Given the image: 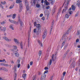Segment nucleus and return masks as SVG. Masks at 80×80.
<instances>
[{"label": "nucleus", "instance_id": "1", "mask_svg": "<svg viewBox=\"0 0 80 80\" xmlns=\"http://www.w3.org/2000/svg\"><path fill=\"white\" fill-rule=\"evenodd\" d=\"M37 29L36 28L34 29L33 30L34 33H36L37 34H38V33H40V30H41V26H40V24H39L38 26H37Z\"/></svg>", "mask_w": 80, "mask_h": 80}, {"label": "nucleus", "instance_id": "2", "mask_svg": "<svg viewBox=\"0 0 80 80\" xmlns=\"http://www.w3.org/2000/svg\"><path fill=\"white\" fill-rule=\"evenodd\" d=\"M16 3H19L20 8L19 9V12H21L23 8V5H22V1L17 0L16 1Z\"/></svg>", "mask_w": 80, "mask_h": 80}, {"label": "nucleus", "instance_id": "3", "mask_svg": "<svg viewBox=\"0 0 80 80\" xmlns=\"http://www.w3.org/2000/svg\"><path fill=\"white\" fill-rule=\"evenodd\" d=\"M70 0H67V3L66 4L65 6V8H64L62 11V13H63L64 12H65L67 10V8H68V3Z\"/></svg>", "mask_w": 80, "mask_h": 80}, {"label": "nucleus", "instance_id": "4", "mask_svg": "<svg viewBox=\"0 0 80 80\" xmlns=\"http://www.w3.org/2000/svg\"><path fill=\"white\" fill-rule=\"evenodd\" d=\"M72 26L70 27L68 29L67 32H66V33L64 34V35L63 36V37H65L66 36V35L67 34H68L69 32H70V30H72Z\"/></svg>", "mask_w": 80, "mask_h": 80}, {"label": "nucleus", "instance_id": "5", "mask_svg": "<svg viewBox=\"0 0 80 80\" xmlns=\"http://www.w3.org/2000/svg\"><path fill=\"white\" fill-rule=\"evenodd\" d=\"M18 22L20 24L21 27H23V23L20 18L18 19Z\"/></svg>", "mask_w": 80, "mask_h": 80}, {"label": "nucleus", "instance_id": "6", "mask_svg": "<svg viewBox=\"0 0 80 80\" xmlns=\"http://www.w3.org/2000/svg\"><path fill=\"white\" fill-rule=\"evenodd\" d=\"M47 30H45L43 33V34L42 35V38L43 39L45 38L46 35L47 34Z\"/></svg>", "mask_w": 80, "mask_h": 80}, {"label": "nucleus", "instance_id": "7", "mask_svg": "<svg viewBox=\"0 0 80 80\" xmlns=\"http://www.w3.org/2000/svg\"><path fill=\"white\" fill-rule=\"evenodd\" d=\"M46 77V74H42L41 76V80H45V78Z\"/></svg>", "mask_w": 80, "mask_h": 80}, {"label": "nucleus", "instance_id": "8", "mask_svg": "<svg viewBox=\"0 0 80 80\" xmlns=\"http://www.w3.org/2000/svg\"><path fill=\"white\" fill-rule=\"evenodd\" d=\"M54 56V54H53L52 56V59H51L50 60V62H49L50 65H52V61H54V59L53 58Z\"/></svg>", "mask_w": 80, "mask_h": 80}, {"label": "nucleus", "instance_id": "9", "mask_svg": "<svg viewBox=\"0 0 80 80\" xmlns=\"http://www.w3.org/2000/svg\"><path fill=\"white\" fill-rule=\"evenodd\" d=\"M25 5L26 7V8L28 10V8H29V5L28 4V3L27 2V1H25Z\"/></svg>", "mask_w": 80, "mask_h": 80}, {"label": "nucleus", "instance_id": "10", "mask_svg": "<svg viewBox=\"0 0 80 80\" xmlns=\"http://www.w3.org/2000/svg\"><path fill=\"white\" fill-rule=\"evenodd\" d=\"M13 41L14 42H15V43L16 44H20V42H19V41L18 40V39L15 38H14Z\"/></svg>", "mask_w": 80, "mask_h": 80}, {"label": "nucleus", "instance_id": "11", "mask_svg": "<svg viewBox=\"0 0 80 80\" xmlns=\"http://www.w3.org/2000/svg\"><path fill=\"white\" fill-rule=\"evenodd\" d=\"M30 34H29V35H28V47H29V45H30Z\"/></svg>", "mask_w": 80, "mask_h": 80}, {"label": "nucleus", "instance_id": "12", "mask_svg": "<svg viewBox=\"0 0 80 80\" xmlns=\"http://www.w3.org/2000/svg\"><path fill=\"white\" fill-rule=\"evenodd\" d=\"M56 7L54 6L53 7V9H52V15H53V14H54V13H55V10H56Z\"/></svg>", "mask_w": 80, "mask_h": 80}, {"label": "nucleus", "instance_id": "13", "mask_svg": "<svg viewBox=\"0 0 80 80\" xmlns=\"http://www.w3.org/2000/svg\"><path fill=\"white\" fill-rule=\"evenodd\" d=\"M44 3L45 4L46 6H48V5H49V2H48L47 0H45L44 1Z\"/></svg>", "mask_w": 80, "mask_h": 80}, {"label": "nucleus", "instance_id": "14", "mask_svg": "<svg viewBox=\"0 0 80 80\" xmlns=\"http://www.w3.org/2000/svg\"><path fill=\"white\" fill-rule=\"evenodd\" d=\"M77 5L78 7H80V0H78L77 2Z\"/></svg>", "mask_w": 80, "mask_h": 80}, {"label": "nucleus", "instance_id": "15", "mask_svg": "<svg viewBox=\"0 0 80 80\" xmlns=\"http://www.w3.org/2000/svg\"><path fill=\"white\" fill-rule=\"evenodd\" d=\"M26 76H27V74L26 73L22 74V78L24 80H25L26 78Z\"/></svg>", "mask_w": 80, "mask_h": 80}, {"label": "nucleus", "instance_id": "16", "mask_svg": "<svg viewBox=\"0 0 80 80\" xmlns=\"http://www.w3.org/2000/svg\"><path fill=\"white\" fill-rule=\"evenodd\" d=\"M75 64L74 63V62H72L71 65V66L72 68H74L75 67Z\"/></svg>", "mask_w": 80, "mask_h": 80}, {"label": "nucleus", "instance_id": "17", "mask_svg": "<svg viewBox=\"0 0 80 80\" xmlns=\"http://www.w3.org/2000/svg\"><path fill=\"white\" fill-rule=\"evenodd\" d=\"M9 28L11 29H12V30H14V28H13V25H11L9 26Z\"/></svg>", "mask_w": 80, "mask_h": 80}, {"label": "nucleus", "instance_id": "18", "mask_svg": "<svg viewBox=\"0 0 80 80\" xmlns=\"http://www.w3.org/2000/svg\"><path fill=\"white\" fill-rule=\"evenodd\" d=\"M15 55L16 57H19V54L17 52H16Z\"/></svg>", "mask_w": 80, "mask_h": 80}, {"label": "nucleus", "instance_id": "19", "mask_svg": "<svg viewBox=\"0 0 80 80\" xmlns=\"http://www.w3.org/2000/svg\"><path fill=\"white\" fill-rule=\"evenodd\" d=\"M20 47H21V48H22V49L23 47V42H21L20 43Z\"/></svg>", "mask_w": 80, "mask_h": 80}, {"label": "nucleus", "instance_id": "20", "mask_svg": "<svg viewBox=\"0 0 80 80\" xmlns=\"http://www.w3.org/2000/svg\"><path fill=\"white\" fill-rule=\"evenodd\" d=\"M38 42L39 45H40L41 47H43V45L42 43V42H41V41H39Z\"/></svg>", "mask_w": 80, "mask_h": 80}, {"label": "nucleus", "instance_id": "21", "mask_svg": "<svg viewBox=\"0 0 80 80\" xmlns=\"http://www.w3.org/2000/svg\"><path fill=\"white\" fill-rule=\"evenodd\" d=\"M3 39H4V40H6V41H7V42L8 41V38L7 37H3Z\"/></svg>", "mask_w": 80, "mask_h": 80}, {"label": "nucleus", "instance_id": "22", "mask_svg": "<svg viewBox=\"0 0 80 80\" xmlns=\"http://www.w3.org/2000/svg\"><path fill=\"white\" fill-rule=\"evenodd\" d=\"M2 31L4 32H5V31L6 30V28H5V27H2Z\"/></svg>", "mask_w": 80, "mask_h": 80}, {"label": "nucleus", "instance_id": "23", "mask_svg": "<svg viewBox=\"0 0 80 80\" xmlns=\"http://www.w3.org/2000/svg\"><path fill=\"white\" fill-rule=\"evenodd\" d=\"M20 60L19 59H18L17 62V65L20 64Z\"/></svg>", "mask_w": 80, "mask_h": 80}, {"label": "nucleus", "instance_id": "24", "mask_svg": "<svg viewBox=\"0 0 80 80\" xmlns=\"http://www.w3.org/2000/svg\"><path fill=\"white\" fill-rule=\"evenodd\" d=\"M16 14H13V16L12 17V18H15L16 17Z\"/></svg>", "mask_w": 80, "mask_h": 80}, {"label": "nucleus", "instance_id": "25", "mask_svg": "<svg viewBox=\"0 0 80 80\" xmlns=\"http://www.w3.org/2000/svg\"><path fill=\"white\" fill-rule=\"evenodd\" d=\"M3 70H4V71L5 72H8V69L5 68H3Z\"/></svg>", "mask_w": 80, "mask_h": 80}, {"label": "nucleus", "instance_id": "26", "mask_svg": "<svg viewBox=\"0 0 80 80\" xmlns=\"http://www.w3.org/2000/svg\"><path fill=\"white\" fill-rule=\"evenodd\" d=\"M72 10H75V6L73 5L72 6Z\"/></svg>", "mask_w": 80, "mask_h": 80}, {"label": "nucleus", "instance_id": "27", "mask_svg": "<svg viewBox=\"0 0 80 80\" xmlns=\"http://www.w3.org/2000/svg\"><path fill=\"white\" fill-rule=\"evenodd\" d=\"M39 24H37V22H34V26H36V27L37 26H38V25H39Z\"/></svg>", "mask_w": 80, "mask_h": 80}, {"label": "nucleus", "instance_id": "28", "mask_svg": "<svg viewBox=\"0 0 80 80\" xmlns=\"http://www.w3.org/2000/svg\"><path fill=\"white\" fill-rule=\"evenodd\" d=\"M13 47L14 49H15V50H17V46H16L14 45H13Z\"/></svg>", "mask_w": 80, "mask_h": 80}, {"label": "nucleus", "instance_id": "29", "mask_svg": "<svg viewBox=\"0 0 80 80\" xmlns=\"http://www.w3.org/2000/svg\"><path fill=\"white\" fill-rule=\"evenodd\" d=\"M64 45H65V42H63L62 44V45L61 47V48H62V47H63V46Z\"/></svg>", "mask_w": 80, "mask_h": 80}, {"label": "nucleus", "instance_id": "30", "mask_svg": "<svg viewBox=\"0 0 80 80\" xmlns=\"http://www.w3.org/2000/svg\"><path fill=\"white\" fill-rule=\"evenodd\" d=\"M65 18H69V16L68 14H66L65 16Z\"/></svg>", "mask_w": 80, "mask_h": 80}, {"label": "nucleus", "instance_id": "31", "mask_svg": "<svg viewBox=\"0 0 80 80\" xmlns=\"http://www.w3.org/2000/svg\"><path fill=\"white\" fill-rule=\"evenodd\" d=\"M6 47L8 48H10L11 47H12V46L9 44H7L6 45Z\"/></svg>", "mask_w": 80, "mask_h": 80}, {"label": "nucleus", "instance_id": "32", "mask_svg": "<svg viewBox=\"0 0 80 80\" xmlns=\"http://www.w3.org/2000/svg\"><path fill=\"white\" fill-rule=\"evenodd\" d=\"M41 54H42V51H40L38 53V55H39V57H40V56H41Z\"/></svg>", "mask_w": 80, "mask_h": 80}, {"label": "nucleus", "instance_id": "33", "mask_svg": "<svg viewBox=\"0 0 80 80\" xmlns=\"http://www.w3.org/2000/svg\"><path fill=\"white\" fill-rule=\"evenodd\" d=\"M67 46H68V44H66L64 48V50H65V49L67 48Z\"/></svg>", "mask_w": 80, "mask_h": 80}, {"label": "nucleus", "instance_id": "34", "mask_svg": "<svg viewBox=\"0 0 80 80\" xmlns=\"http://www.w3.org/2000/svg\"><path fill=\"white\" fill-rule=\"evenodd\" d=\"M9 21H10V22H11V23H14V22H15L14 21L11 20H10V19H9Z\"/></svg>", "mask_w": 80, "mask_h": 80}, {"label": "nucleus", "instance_id": "35", "mask_svg": "<svg viewBox=\"0 0 80 80\" xmlns=\"http://www.w3.org/2000/svg\"><path fill=\"white\" fill-rule=\"evenodd\" d=\"M5 61V59H3V60H0V62H4Z\"/></svg>", "mask_w": 80, "mask_h": 80}, {"label": "nucleus", "instance_id": "36", "mask_svg": "<svg viewBox=\"0 0 80 80\" xmlns=\"http://www.w3.org/2000/svg\"><path fill=\"white\" fill-rule=\"evenodd\" d=\"M36 7L37 8H39L40 7V5L38 4H36Z\"/></svg>", "mask_w": 80, "mask_h": 80}, {"label": "nucleus", "instance_id": "37", "mask_svg": "<svg viewBox=\"0 0 80 80\" xmlns=\"http://www.w3.org/2000/svg\"><path fill=\"white\" fill-rule=\"evenodd\" d=\"M50 8V6H47L46 7V9H47V10H48V9H49Z\"/></svg>", "mask_w": 80, "mask_h": 80}, {"label": "nucleus", "instance_id": "38", "mask_svg": "<svg viewBox=\"0 0 80 80\" xmlns=\"http://www.w3.org/2000/svg\"><path fill=\"white\" fill-rule=\"evenodd\" d=\"M14 24H16V25H18V22H16V21H14Z\"/></svg>", "mask_w": 80, "mask_h": 80}, {"label": "nucleus", "instance_id": "39", "mask_svg": "<svg viewBox=\"0 0 80 80\" xmlns=\"http://www.w3.org/2000/svg\"><path fill=\"white\" fill-rule=\"evenodd\" d=\"M48 70L45 71L44 73V74H45V73H48Z\"/></svg>", "mask_w": 80, "mask_h": 80}, {"label": "nucleus", "instance_id": "40", "mask_svg": "<svg viewBox=\"0 0 80 80\" xmlns=\"http://www.w3.org/2000/svg\"><path fill=\"white\" fill-rule=\"evenodd\" d=\"M72 59H70V60L68 62L69 64H70L71 63V62H72Z\"/></svg>", "mask_w": 80, "mask_h": 80}, {"label": "nucleus", "instance_id": "41", "mask_svg": "<svg viewBox=\"0 0 80 80\" xmlns=\"http://www.w3.org/2000/svg\"><path fill=\"white\" fill-rule=\"evenodd\" d=\"M54 3V1H53L52 0L51 2V5H53V3Z\"/></svg>", "mask_w": 80, "mask_h": 80}, {"label": "nucleus", "instance_id": "42", "mask_svg": "<svg viewBox=\"0 0 80 80\" xmlns=\"http://www.w3.org/2000/svg\"><path fill=\"white\" fill-rule=\"evenodd\" d=\"M6 3V2H1V3L2 5H5Z\"/></svg>", "mask_w": 80, "mask_h": 80}, {"label": "nucleus", "instance_id": "43", "mask_svg": "<svg viewBox=\"0 0 80 80\" xmlns=\"http://www.w3.org/2000/svg\"><path fill=\"white\" fill-rule=\"evenodd\" d=\"M33 3L34 5L36 3V0H33Z\"/></svg>", "mask_w": 80, "mask_h": 80}, {"label": "nucleus", "instance_id": "44", "mask_svg": "<svg viewBox=\"0 0 80 80\" xmlns=\"http://www.w3.org/2000/svg\"><path fill=\"white\" fill-rule=\"evenodd\" d=\"M13 8V6H11L9 7L10 9H12V8Z\"/></svg>", "mask_w": 80, "mask_h": 80}, {"label": "nucleus", "instance_id": "45", "mask_svg": "<svg viewBox=\"0 0 80 80\" xmlns=\"http://www.w3.org/2000/svg\"><path fill=\"white\" fill-rule=\"evenodd\" d=\"M52 27L51 28V29L49 32L50 33V35L51 34V33H52Z\"/></svg>", "mask_w": 80, "mask_h": 80}, {"label": "nucleus", "instance_id": "46", "mask_svg": "<svg viewBox=\"0 0 80 80\" xmlns=\"http://www.w3.org/2000/svg\"><path fill=\"white\" fill-rule=\"evenodd\" d=\"M54 24V21H53L52 23V28H53V25Z\"/></svg>", "mask_w": 80, "mask_h": 80}, {"label": "nucleus", "instance_id": "47", "mask_svg": "<svg viewBox=\"0 0 80 80\" xmlns=\"http://www.w3.org/2000/svg\"><path fill=\"white\" fill-rule=\"evenodd\" d=\"M53 76H52L50 78V80H53Z\"/></svg>", "mask_w": 80, "mask_h": 80}, {"label": "nucleus", "instance_id": "48", "mask_svg": "<svg viewBox=\"0 0 80 80\" xmlns=\"http://www.w3.org/2000/svg\"><path fill=\"white\" fill-rule=\"evenodd\" d=\"M11 41H12V39H8L7 42H11Z\"/></svg>", "mask_w": 80, "mask_h": 80}, {"label": "nucleus", "instance_id": "49", "mask_svg": "<svg viewBox=\"0 0 80 80\" xmlns=\"http://www.w3.org/2000/svg\"><path fill=\"white\" fill-rule=\"evenodd\" d=\"M7 17H12V15H7Z\"/></svg>", "mask_w": 80, "mask_h": 80}, {"label": "nucleus", "instance_id": "50", "mask_svg": "<svg viewBox=\"0 0 80 80\" xmlns=\"http://www.w3.org/2000/svg\"><path fill=\"white\" fill-rule=\"evenodd\" d=\"M66 74V72H64L63 73V76H65V74Z\"/></svg>", "mask_w": 80, "mask_h": 80}, {"label": "nucleus", "instance_id": "51", "mask_svg": "<svg viewBox=\"0 0 80 80\" xmlns=\"http://www.w3.org/2000/svg\"><path fill=\"white\" fill-rule=\"evenodd\" d=\"M0 7L2 9H3V7L2 5L1 4H0Z\"/></svg>", "mask_w": 80, "mask_h": 80}, {"label": "nucleus", "instance_id": "52", "mask_svg": "<svg viewBox=\"0 0 80 80\" xmlns=\"http://www.w3.org/2000/svg\"><path fill=\"white\" fill-rule=\"evenodd\" d=\"M30 65H33V62L31 61L30 62Z\"/></svg>", "mask_w": 80, "mask_h": 80}, {"label": "nucleus", "instance_id": "53", "mask_svg": "<svg viewBox=\"0 0 80 80\" xmlns=\"http://www.w3.org/2000/svg\"><path fill=\"white\" fill-rule=\"evenodd\" d=\"M78 63L79 64L78 65H80V58H79L78 61Z\"/></svg>", "mask_w": 80, "mask_h": 80}, {"label": "nucleus", "instance_id": "54", "mask_svg": "<svg viewBox=\"0 0 80 80\" xmlns=\"http://www.w3.org/2000/svg\"><path fill=\"white\" fill-rule=\"evenodd\" d=\"M17 65H18V68H20V64H17Z\"/></svg>", "mask_w": 80, "mask_h": 80}, {"label": "nucleus", "instance_id": "55", "mask_svg": "<svg viewBox=\"0 0 80 80\" xmlns=\"http://www.w3.org/2000/svg\"><path fill=\"white\" fill-rule=\"evenodd\" d=\"M4 66H5L6 67H8V66H9V65H8V64H4Z\"/></svg>", "mask_w": 80, "mask_h": 80}, {"label": "nucleus", "instance_id": "56", "mask_svg": "<svg viewBox=\"0 0 80 80\" xmlns=\"http://www.w3.org/2000/svg\"><path fill=\"white\" fill-rule=\"evenodd\" d=\"M44 69L45 70H48V68L47 67H45V68H44Z\"/></svg>", "mask_w": 80, "mask_h": 80}, {"label": "nucleus", "instance_id": "57", "mask_svg": "<svg viewBox=\"0 0 80 80\" xmlns=\"http://www.w3.org/2000/svg\"><path fill=\"white\" fill-rule=\"evenodd\" d=\"M0 65H1V66H4V65H5V63H1L0 64Z\"/></svg>", "mask_w": 80, "mask_h": 80}, {"label": "nucleus", "instance_id": "58", "mask_svg": "<svg viewBox=\"0 0 80 80\" xmlns=\"http://www.w3.org/2000/svg\"><path fill=\"white\" fill-rule=\"evenodd\" d=\"M76 42H79V39H77V40L76 41Z\"/></svg>", "mask_w": 80, "mask_h": 80}, {"label": "nucleus", "instance_id": "59", "mask_svg": "<svg viewBox=\"0 0 80 80\" xmlns=\"http://www.w3.org/2000/svg\"><path fill=\"white\" fill-rule=\"evenodd\" d=\"M68 38L67 37H66V38H65V41H67V40L68 39Z\"/></svg>", "mask_w": 80, "mask_h": 80}, {"label": "nucleus", "instance_id": "60", "mask_svg": "<svg viewBox=\"0 0 80 80\" xmlns=\"http://www.w3.org/2000/svg\"><path fill=\"white\" fill-rule=\"evenodd\" d=\"M43 16V14L41 13L40 15V17H42Z\"/></svg>", "mask_w": 80, "mask_h": 80}, {"label": "nucleus", "instance_id": "61", "mask_svg": "<svg viewBox=\"0 0 80 80\" xmlns=\"http://www.w3.org/2000/svg\"><path fill=\"white\" fill-rule=\"evenodd\" d=\"M78 13L77 12L76 14V17H78Z\"/></svg>", "mask_w": 80, "mask_h": 80}, {"label": "nucleus", "instance_id": "62", "mask_svg": "<svg viewBox=\"0 0 80 80\" xmlns=\"http://www.w3.org/2000/svg\"><path fill=\"white\" fill-rule=\"evenodd\" d=\"M80 32H79V31H78V32H77V35H80Z\"/></svg>", "mask_w": 80, "mask_h": 80}, {"label": "nucleus", "instance_id": "63", "mask_svg": "<svg viewBox=\"0 0 80 80\" xmlns=\"http://www.w3.org/2000/svg\"><path fill=\"white\" fill-rule=\"evenodd\" d=\"M42 19L43 20H45V17H43L42 18Z\"/></svg>", "mask_w": 80, "mask_h": 80}, {"label": "nucleus", "instance_id": "64", "mask_svg": "<svg viewBox=\"0 0 80 80\" xmlns=\"http://www.w3.org/2000/svg\"><path fill=\"white\" fill-rule=\"evenodd\" d=\"M28 69L30 68V65L29 64H28Z\"/></svg>", "mask_w": 80, "mask_h": 80}]
</instances>
